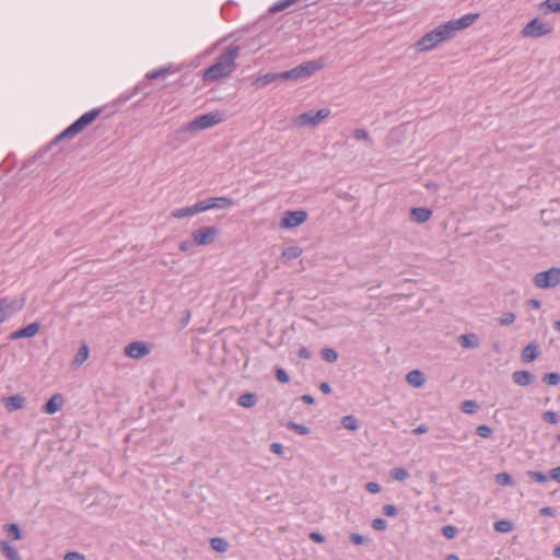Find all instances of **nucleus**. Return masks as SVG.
Instances as JSON below:
<instances>
[{
    "instance_id": "nucleus-23",
    "label": "nucleus",
    "mask_w": 560,
    "mask_h": 560,
    "mask_svg": "<svg viewBox=\"0 0 560 560\" xmlns=\"http://www.w3.org/2000/svg\"><path fill=\"white\" fill-rule=\"evenodd\" d=\"M0 549L1 552L9 559V560H21V557L18 552V550L10 546L7 541L2 540L0 541Z\"/></svg>"
},
{
    "instance_id": "nucleus-14",
    "label": "nucleus",
    "mask_w": 560,
    "mask_h": 560,
    "mask_svg": "<svg viewBox=\"0 0 560 560\" xmlns=\"http://www.w3.org/2000/svg\"><path fill=\"white\" fill-rule=\"evenodd\" d=\"M2 402L9 412H13L24 408L26 399L22 395H13L10 397H3Z\"/></svg>"
},
{
    "instance_id": "nucleus-10",
    "label": "nucleus",
    "mask_w": 560,
    "mask_h": 560,
    "mask_svg": "<svg viewBox=\"0 0 560 560\" xmlns=\"http://www.w3.org/2000/svg\"><path fill=\"white\" fill-rule=\"evenodd\" d=\"M24 306L23 301L20 300H0V324L11 318L14 314L20 312Z\"/></svg>"
},
{
    "instance_id": "nucleus-5",
    "label": "nucleus",
    "mask_w": 560,
    "mask_h": 560,
    "mask_svg": "<svg viewBox=\"0 0 560 560\" xmlns=\"http://www.w3.org/2000/svg\"><path fill=\"white\" fill-rule=\"evenodd\" d=\"M223 121V115L219 112H211L205 115L197 116L186 127V131H200L211 128Z\"/></svg>"
},
{
    "instance_id": "nucleus-49",
    "label": "nucleus",
    "mask_w": 560,
    "mask_h": 560,
    "mask_svg": "<svg viewBox=\"0 0 560 560\" xmlns=\"http://www.w3.org/2000/svg\"><path fill=\"white\" fill-rule=\"evenodd\" d=\"M383 513L386 515V516H396L397 515V508L393 504H385L383 506Z\"/></svg>"
},
{
    "instance_id": "nucleus-33",
    "label": "nucleus",
    "mask_w": 560,
    "mask_h": 560,
    "mask_svg": "<svg viewBox=\"0 0 560 560\" xmlns=\"http://www.w3.org/2000/svg\"><path fill=\"white\" fill-rule=\"evenodd\" d=\"M194 207H195L196 214L207 211V210H210V209H213L211 198L200 200L197 203H195Z\"/></svg>"
},
{
    "instance_id": "nucleus-15",
    "label": "nucleus",
    "mask_w": 560,
    "mask_h": 560,
    "mask_svg": "<svg viewBox=\"0 0 560 560\" xmlns=\"http://www.w3.org/2000/svg\"><path fill=\"white\" fill-rule=\"evenodd\" d=\"M63 398L60 394L54 395L43 407V411L48 415H54L62 407Z\"/></svg>"
},
{
    "instance_id": "nucleus-34",
    "label": "nucleus",
    "mask_w": 560,
    "mask_h": 560,
    "mask_svg": "<svg viewBox=\"0 0 560 560\" xmlns=\"http://www.w3.org/2000/svg\"><path fill=\"white\" fill-rule=\"evenodd\" d=\"M171 70V67H162L158 70L150 71L145 74V78L148 80H154L159 78H163L166 73H168Z\"/></svg>"
},
{
    "instance_id": "nucleus-27",
    "label": "nucleus",
    "mask_w": 560,
    "mask_h": 560,
    "mask_svg": "<svg viewBox=\"0 0 560 560\" xmlns=\"http://www.w3.org/2000/svg\"><path fill=\"white\" fill-rule=\"evenodd\" d=\"M210 546L218 552H225L229 549V542L222 537H213L210 539Z\"/></svg>"
},
{
    "instance_id": "nucleus-16",
    "label": "nucleus",
    "mask_w": 560,
    "mask_h": 560,
    "mask_svg": "<svg viewBox=\"0 0 560 560\" xmlns=\"http://www.w3.org/2000/svg\"><path fill=\"white\" fill-rule=\"evenodd\" d=\"M406 381L410 386L415 388H420L424 385L425 377L421 371L412 370L406 375Z\"/></svg>"
},
{
    "instance_id": "nucleus-13",
    "label": "nucleus",
    "mask_w": 560,
    "mask_h": 560,
    "mask_svg": "<svg viewBox=\"0 0 560 560\" xmlns=\"http://www.w3.org/2000/svg\"><path fill=\"white\" fill-rule=\"evenodd\" d=\"M40 328V325L39 323H32L21 329H18L15 331H13L11 335H10V339L11 340H16V339H20V338H31V337H34L38 330Z\"/></svg>"
},
{
    "instance_id": "nucleus-42",
    "label": "nucleus",
    "mask_w": 560,
    "mask_h": 560,
    "mask_svg": "<svg viewBox=\"0 0 560 560\" xmlns=\"http://www.w3.org/2000/svg\"><path fill=\"white\" fill-rule=\"evenodd\" d=\"M288 428L294 430L296 433L301 434V435H305L310 432V429L303 424H299V423H294V422H290L288 424Z\"/></svg>"
},
{
    "instance_id": "nucleus-38",
    "label": "nucleus",
    "mask_w": 560,
    "mask_h": 560,
    "mask_svg": "<svg viewBox=\"0 0 560 560\" xmlns=\"http://www.w3.org/2000/svg\"><path fill=\"white\" fill-rule=\"evenodd\" d=\"M462 411H464L465 413H475L478 409V406L477 404L474 401V400H465L462 402V407H460Z\"/></svg>"
},
{
    "instance_id": "nucleus-60",
    "label": "nucleus",
    "mask_w": 560,
    "mask_h": 560,
    "mask_svg": "<svg viewBox=\"0 0 560 560\" xmlns=\"http://www.w3.org/2000/svg\"><path fill=\"white\" fill-rule=\"evenodd\" d=\"M527 303H528L529 306H532L535 310H539L540 306H541V303L538 300H536V299H530V300H528Z\"/></svg>"
},
{
    "instance_id": "nucleus-35",
    "label": "nucleus",
    "mask_w": 560,
    "mask_h": 560,
    "mask_svg": "<svg viewBox=\"0 0 560 560\" xmlns=\"http://www.w3.org/2000/svg\"><path fill=\"white\" fill-rule=\"evenodd\" d=\"M495 482L500 486L513 485L512 476L508 472H500L495 475Z\"/></svg>"
},
{
    "instance_id": "nucleus-11",
    "label": "nucleus",
    "mask_w": 560,
    "mask_h": 560,
    "mask_svg": "<svg viewBox=\"0 0 560 560\" xmlns=\"http://www.w3.org/2000/svg\"><path fill=\"white\" fill-rule=\"evenodd\" d=\"M218 229L214 226H203L191 233L194 244L201 246L211 244L218 235Z\"/></svg>"
},
{
    "instance_id": "nucleus-46",
    "label": "nucleus",
    "mask_w": 560,
    "mask_h": 560,
    "mask_svg": "<svg viewBox=\"0 0 560 560\" xmlns=\"http://www.w3.org/2000/svg\"><path fill=\"white\" fill-rule=\"evenodd\" d=\"M276 378L280 383H284V384L290 381V377H289L288 373L283 369H281V368L276 370Z\"/></svg>"
},
{
    "instance_id": "nucleus-57",
    "label": "nucleus",
    "mask_w": 560,
    "mask_h": 560,
    "mask_svg": "<svg viewBox=\"0 0 560 560\" xmlns=\"http://www.w3.org/2000/svg\"><path fill=\"white\" fill-rule=\"evenodd\" d=\"M319 389L324 393V394H330L331 393V387L328 383L326 382H323L320 385H319Z\"/></svg>"
},
{
    "instance_id": "nucleus-32",
    "label": "nucleus",
    "mask_w": 560,
    "mask_h": 560,
    "mask_svg": "<svg viewBox=\"0 0 560 560\" xmlns=\"http://www.w3.org/2000/svg\"><path fill=\"white\" fill-rule=\"evenodd\" d=\"M390 476L395 480L404 481L409 477V472L405 468L395 467L390 470Z\"/></svg>"
},
{
    "instance_id": "nucleus-8",
    "label": "nucleus",
    "mask_w": 560,
    "mask_h": 560,
    "mask_svg": "<svg viewBox=\"0 0 560 560\" xmlns=\"http://www.w3.org/2000/svg\"><path fill=\"white\" fill-rule=\"evenodd\" d=\"M551 31L552 27L550 25L536 18L525 25L522 30V35L523 37L538 38L551 33Z\"/></svg>"
},
{
    "instance_id": "nucleus-2",
    "label": "nucleus",
    "mask_w": 560,
    "mask_h": 560,
    "mask_svg": "<svg viewBox=\"0 0 560 560\" xmlns=\"http://www.w3.org/2000/svg\"><path fill=\"white\" fill-rule=\"evenodd\" d=\"M240 54V46L230 45L217 58L215 62L203 72V80L215 82L228 78L236 67V59Z\"/></svg>"
},
{
    "instance_id": "nucleus-61",
    "label": "nucleus",
    "mask_w": 560,
    "mask_h": 560,
    "mask_svg": "<svg viewBox=\"0 0 560 560\" xmlns=\"http://www.w3.org/2000/svg\"><path fill=\"white\" fill-rule=\"evenodd\" d=\"M190 246H191V243L189 241H183L179 244V249L182 252H186V250H188L190 248Z\"/></svg>"
},
{
    "instance_id": "nucleus-22",
    "label": "nucleus",
    "mask_w": 560,
    "mask_h": 560,
    "mask_svg": "<svg viewBox=\"0 0 560 560\" xmlns=\"http://www.w3.org/2000/svg\"><path fill=\"white\" fill-rule=\"evenodd\" d=\"M89 347L83 343L72 360V365L75 368L81 366L89 358Z\"/></svg>"
},
{
    "instance_id": "nucleus-53",
    "label": "nucleus",
    "mask_w": 560,
    "mask_h": 560,
    "mask_svg": "<svg viewBox=\"0 0 560 560\" xmlns=\"http://www.w3.org/2000/svg\"><path fill=\"white\" fill-rule=\"evenodd\" d=\"M549 478L560 483V466L549 471Z\"/></svg>"
},
{
    "instance_id": "nucleus-39",
    "label": "nucleus",
    "mask_w": 560,
    "mask_h": 560,
    "mask_svg": "<svg viewBox=\"0 0 560 560\" xmlns=\"http://www.w3.org/2000/svg\"><path fill=\"white\" fill-rule=\"evenodd\" d=\"M322 358L331 363L338 359V354L334 349L326 348L322 351Z\"/></svg>"
},
{
    "instance_id": "nucleus-40",
    "label": "nucleus",
    "mask_w": 560,
    "mask_h": 560,
    "mask_svg": "<svg viewBox=\"0 0 560 560\" xmlns=\"http://www.w3.org/2000/svg\"><path fill=\"white\" fill-rule=\"evenodd\" d=\"M476 433L481 438L488 439L492 434V429L487 424H481L477 427Z\"/></svg>"
},
{
    "instance_id": "nucleus-24",
    "label": "nucleus",
    "mask_w": 560,
    "mask_h": 560,
    "mask_svg": "<svg viewBox=\"0 0 560 560\" xmlns=\"http://www.w3.org/2000/svg\"><path fill=\"white\" fill-rule=\"evenodd\" d=\"M302 248L299 246H290L283 249L281 256L285 261H291L299 258L302 255Z\"/></svg>"
},
{
    "instance_id": "nucleus-26",
    "label": "nucleus",
    "mask_w": 560,
    "mask_h": 560,
    "mask_svg": "<svg viewBox=\"0 0 560 560\" xmlns=\"http://www.w3.org/2000/svg\"><path fill=\"white\" fill-rule=\"evenodd\" d=\"M213 209H229L234 206V201L228 197L211 198Z\"/></svg>"
},
{
    "instance_id": "nucleus-17",
    "label": "nucleus",
    "mask_w": 560,
    "mask_h": 560,
    "mask_svg": "<svg viewBox=\"0 0 560 560\" xmlns=\"http://www.w3.org/2000/svg\"><path fill=\"white\" fill-rule=\"evenodd\" d=\"M432 215V211L428 208H412L410 211V217L415 222L424 223Z\"/></svg>"
},
{
    "instance_id": "nucleus-45",
    "label": "nucleus",
    "mask_w": 560,
    "mask_h": 560,
    "mask_svg": "<svg viewBox=\"0 0 560 560\" xmlns=\"http://www.w3.org/2000/svg\"><path fill=\"white\" fill-rule=\"evenodd\" d=\"M542 419L551 424H556L559 421V416L553 411H545Z\"/></svg>"
},
{
    "instance_id": "nucleus-28",
    "label": "nucleus",
    "mask_w": 560,
    "mask_h": 560,
    "mask_svg": "<svg viewBox=\"0 0 560 560\" xmlns=\"http://www.w3.org/2000/svg\"><path fill=\"white\" fill-rule=\"evenodd\" d=\"M256 401H257V397L255 394H252V393L243 394L237 399L238 405L244 408H250V407L255 406Z\"/></svg>"
},
{
    "instance_id": "nucleus-1",
    "label": "nucleus",
    "mask_w": 560,
    "mask_h": 560,
    "mask_svg": "<svg viewBox=\"0 0 560 560\" xmlns=\"http://www.w3.org/2000/svg\"><path fill=\"white\" fill-rule=\"evenodd\" d=\"M479 18L478 13H468L457 20H451L445 24L438 26L431 32L424 34L416 44L418 52L430 51L439 44L455 37L456 33L463 31L475 23Z\"/></svg>"
},
{
    "instance_id": "nucleus-12",
    "label": "nucleus",
    "mask_w": 560,
    "mask_h": 560,
    "mask_svg": "<svg viewBox=\"0 0 560 560\" xmlns=\"http://www.w3.org/2000/svg\"><path fill=\"white\" fill-rule=\"evenodd\" d=\"M124 353L128 358L139 360L147 357L150 353V348L144 342L133 341L125 347Z\"/></svg>"
},
{
    "instance_id": "nucleus-43",
    "label": "nucleus",
    "mask_w": 560,
    "mask_h": 560,
    "mask_svg": "<svg viewBox=\"0 0 560 560\" xmlns=\"http://www.w3.org/2000/svg\"><path fill=\"white\" fill-rule=\"evenodd\" d=\"M514 320H515V314H514V313H511V312H509V313H504V314L500 317V319H499V322H500V324H501L502 326L511 325V324H513V323H514Z\"/></svg>"
},
{
    "instance_id": "nucleus-64",
    "label": "nucleus",
    "mask_w": 560,
    "mask_h": 560,
    "mask_svg": "<svg viewBox=\"0 0 560 560\" xmlns=\"http://www.w3.org/2000/svg\"><path fill=\"white\" fill-rule=\"evenodd\" d=\"M445 560H459V558H458L456 555L452 553V555H448V556L445 558Z\"/></svg>"
},
{
    "instance_id": "nucleus-3",
    "label": "nucleus",
    "mask_w": 560,
    "mask_h": 560,
    "mask_svg": "<svg viewBox=\"0 0 560 560\" xmlns=\"http://www.w3.org/2000/svg\"><path fill=\"white\" fill-rule=\"evenodd\" d=\"M101 114L100 108L92 109L85 114H83L80 118H78L73 124H71L68 128H66L56 139L55 142L62 141L65 139H70L79 135L85 127L92 124Z\"/></svg>"
},
{
    "instance_id": "nucleus-25",
    "label": "nucleus",
    "mask_w": 560,
    "mask_h": 560,
    "mask_svg": "<svg viewBox=\"0 0 560 560\" xmlns=\"http://www.w3.org/2000/svg\"><path fill=\"white\" fill-rule=\"evenodd\" d=\"M544 13H560V0H546L539 4Z\"/></svg>"
},
{
    "instance_id": "nucleus-41",
    "label": "nucleus",
    "mask_w": 560,
    "mask_h": 560,
    "mask_svg": "<svg viewBox=\"0 0 560 560\" xmlns=\"http://www.w3.org/2000/svg\"><path fill=\"white\" fill-rule=\"evenodd\" d=\"M527 475L536 482L544 483L548 480L549 476H546L541 471H528Z\"/></svg>"
},
{
    "instance_id": "nucleus-20",
    "label": "nucleus",
    "mask_w": 560,
    "mask_h": 560,
    "mask_svg": "<svg viewBox=\"0 0 560 560\" xmlns=\"http://www.w3.org/2000/svg\"><path fill=\"white\" fill-rule=\"evenodd\" d=\"M512 380L515 384L520 386H527L533 382L534 377L527 371H515L512 374Z\"/></svg>"
},
{
    "instance_id": "nucleus-18",
    "label": "nucleus",
    "mask_w": 560,
    "mask_h": 560,
    "mask_svg": "<svg viewBox=\"0 0 560 560\" xmlns=\"http://www.w3.org/2000/svg\"><path fill=\"white\" fill-rule=\"evenodd\" d=\"M458 343L465 349H475L479 346V338L475 334L460 335Z\"/></svg>"
},
{
    "instance_id": "nucleus-44",
    "label": "nucleus",
    "mask_w": 560,
    "mask_h": 560,
    "mask_svg": "<svg viewBox=\"0 0 560 560\" xmlns=\"http://www.w3.org/2000/svg\"><path fill=\"white\" fill-rule=\"evenodd\" d=\"M442 534L446 538L453 539L457 535V529H456V527H454L452 525H446V526L442 527Z\"/></svg>"
},
{
    "instance_id": "nucleus-36",
    "label": "nucleus",
    "mask_w": 560,
    "mask_h": 560,
    "mask_svg": "<svg viewBox=\"0 0 560 560\" xmlns=\"http://www.w3.org/2000/svg\"><path fill=\"white\" fill-rule=\"evenodd\" d=\"M542 381L548 385L557 386L560 384V374L555 372L546 373L542 377Z\"/></svg>"
},
{
    "instance_id": "nucleus-9",
    "label": "nucleus",
    "mask_w": 560,
    "mask_h": 560,
    "mask_svg": "<svg viewBox=\"0 0 560 560\" xmlns=\"http://www.w3.org/2000/svg\"><path fill=\"white\" fill-rule=\"evenodd\" d=\"M307 219V212L304 210L285 211L280 221L281 229H293L303 224Z\"/></svg>"
},
{
    "instance_id": "nucleus-21",
    "label": "nucleus",
    "mask_w": 560,
    "mask_h": 560,
    "mask_svg": "<svg viewBox=\"0 0 560 560\" xmlns=\"http://www.w3.org/2000/svg\"><path fill=\"white\" fill-rule=\"evenodd\" d=\"M278 79H281L279 73H266L264 75H259L258 78H256L255 81L253 82V85H255L256 88H265Z\"/></svg>"
},
{
    "instance_id": "nucleus-52",
    "label": "nucleus",
    "mask_w": 560,
    "mask_h": 560,
    "mask_svg": "<svg viewBox=\"0 0 560 560\" xmlns=\"http://www.w3.org/2000/svg\"><path fill=\"white\" fill-rule=\"evenodd\" d=\"M353 136L357 140H369V133L364 129H355Z\"/></svg>"
},
{
    "instance_id": "nucleus-30",
    "label": "nucleus",
    "mask_w": 560,
    "mask_h": 560,
    "mask_svg": "<svg viewBox=\"0 0 560 560\" xmlns=\"http://www.w3.org/2000/svg\"><path fill=\"white\" fill-rule=\"evenodd\" d=\"M494 529L499 533H510L513 529V524L511 521L501 520L494 523Z\"/></svg>"
},
{
    "instance_id": "nucleus-29",
    "label": "nucleus",
    "mask_w": 560,
    "mask_h": 560,
    "mask_svg": "<svg viewBox=\"0 0 560 560\" xmlns=\"http://www.w3.org/2000/svg\"><path fill=\"white\" fill-rule=\"evenodd\" d=\"M194 214H196L194 206L176 209V210L172 211V213H171V215L176 219H183L186 217H191Z\"/></svg>"
},
{
    "instance_id": "nucleus-63",
    "label": "nucleus",
    "mask_w": 560,
    "mask_h": 560,
    "mask_svg": "<svg viewBox=\"0 0 560 560\" xmlns=\"http://www.w3.org/2000/svg\"><path fill=\"white\" fill-rule=\"evenodd\" d=\"M553 556L560 558V546H556L553 549Z\"/></svg>"
},
{
    "instance_id": "nucleus-58",
    "label": "nucleus",
    "mask_w": 560,
    "mask_h": 560,
    "mask_svg": "<svg viewBox=\"0 0 560 560\" xmlns=\"http://www.w3.org/2000/svg\"><path fill=\"white\" fill-rule=\"evenodd\" d=\"M298 354H299L300 358H303V359L311 358L310 351L306 348H304V347L299 350Z\"/></svg>"
},
{
    "instance_id": "nucleus-31",
    "label": "nucleus",
    "mask_w": 560,
    "mask_h": 560,
    "mask_svg": "<svg viewBox=\"0 0 560 560\" xmlns=\"http://www.w3.org/2000/svg\"><path fill=\"white\" fill-rule=\"evenodd\" d=\"M341 423L346 429L351 431H355L359 428L358 420L353 416H343Z\"/></svg>"
},
{
    "instance_id": "nucleus-47",
    "label": "nucleus",
    "mask_w": 560,
    "mask_h": 560,
    "mask_svg": "<svg viewBox=\"0 0 560 560\" xmlns=\"http://www.w3.org/2000/svg\"><path fill=\"white\" fill-rule=\"evenodd\" d=\"M350 540L351 542H353L354 545H363V544H366L369 541L368 538H365L364 536L360 535V534H357V533H352L350 535Z\"/></svg>"
},
{
    "instance_id": "nucleus-48",
    "label": "nucleus",
    "mask_w": 560,
    "mask_h": 560,
    "mask_svg": "<svg viewBox=\"0 0 560 560\" xmlns=\"http://www.w3.org/2000/svg\"><path fill=\"white\" fill-rule=\"evenodd\" d=\"M63 560H85V557L78 551H69L65 555Z\"/></svg>"
},
{
    "instance_id": "nucleus-54",
    "label": "nucleus",
    "mask_w": 560,
    "mask_h": 560,
    "mask_svg": "<svg viewBox=\"0 0 560 560\" xmlns=\"http://www.w3.org/2000/svg\"><path fill=\"white\" fill-rule=\"evenodd\" d=\"M270 451L275 454L281 455L283 453V446L280 443H272Z\"/></svg>"
},
{
    "instance_id": "nucleus-4",
    "label": "nucleus",
    "mask_w": 560,
    "mask_h": 560,
    "mask_svg": "<svg viewBox=\"0 0 560 560\" xmlns=\"http://www.w3.org/2000/svg\"><path fill=\"white\" fill-rule=\"evenodd\" d=\"M324 67V63L319 60H312L304 62L295 68H292L288 71L279 72V75L283 80H301L306 79L313 75L316 71L320 70Z\"/></svg>"
},
{
    "instance_id": "nucleus-62",
    "label": "nucleus",
    "mask_w": 560,
    "mask_h": 560,
    "mask_svg": "<svg viewBox=\"0 0 560 560\" xmlns=\"http://www.w3.org/2000/svg\"><path fill=\"white\" fill-rule=\"evenodd\" d=\"M301 399H302V401H304L307 405H313L314 404V398L311 395H303L301 397Z\"/></svg>"
},
{
    "instance_id": "nucleus-59",
    "label": "nucleus",
    "mask_w": 560,
    "mask_h": 560,
    "mask_svg": "<svg viewBox=\"0 0 560 560\" xmlns=\"http://www.w3.org/2000/svg\"><path fill=\"white\" fill-rule=\"evenodd\" d=\"M428 427L424 425V424H421L419 427H417L416 429H413V433L415 434H423V433H427L428 432Z\"/></svg>"
},
{
    "instance_id": "nucleus-6",
    "label": "nucleus",
    "mask_w": 560,
    "mask_h": 560,
    "mask_svg": "<svg viewBox=\"0 0 560 560\" xmlns=\"http://www.w3.org/2000/svg\"><path fill=\"white\" fill-rule=\"evenodd\" d=\"M533 283L538 289H553L560 284V268L551 267L548 270L537 272L533 278Z\"/></svg>"
},
{
    "instance_id": "nucleus-37",
    "label": "nucleus",
    "mask_w": 560,
    "mask_h": 560,
    "mask_svg": "<svg viewBox=\"0 0 560 560\" xmlns=\"http://www.w3.org/2000/svg\"><path fill=\"white\" fill-rule=\"evenodd\" d=\"M5 529L8 535L13 539L18 540L22 538L21 530L16 524H7Z\"/></svg>"
},
{
    "instance_id": "nucleus-51",
    "label": "nucleus",
    "mask_w": 560,
    "mask_h": 560,
    "mask_svg": "<svg viewBox=\"0 0 560 560\" xmlns=\"http://www.w3.org/2000/svg\"><path fill=\"white\" fill-rule=\"evenodd\" d=\"M365 489L371 493H378L381 486L377 482L371 481L365 485Z\"/></svg>"
},
{
    "instance_id": "nucleus-55",
    "label": "nucleus",
    "mask_w": 560,
    "mask_h": 560,
    "mask_svg": "<svg viewBox=\"0 0 560 560\" xmlns=\"http://www.w3.org/2000/svg\"><path fill=\"white\" fill-rule=\"evenodd\" d=\"M539 512L544 516H553L555 515V510L550 506H545V508L540 509Z\"/></svg>"
},
{
    "instance_id": "nucleus-7",
    "label": "nucleus",
    "mask_w": 560,
    "mask_h": 560,
    "mask_svg": "<svg viewBox=\"0 0 560 560\" xmlns=\"http://www.w3.org/2000/svg\"><path fill=\"white\" fill-rule=\"evenodd\" d=\"M330 115L329 108H322L317 112H305L299 115L293 120V126L298 128L312 126L316 127L319 125L325 118H327Z\"/></svg>"
},
{
    "instance_id": "nucleus-56",
    "label": "nucleus",
    "mask_w": 560,
    "mask_h": 560,
    "mask_svg": "<svg viewBox=\"0 0 560 560\" xmlns=\"http://www.w3.org/2000/svg\"><path fill=\"white\" fill-rule=\"evenodd\" d=\"M311 539L316 542H323L325 540L324 536L318 533H312L310 535Z\"/></svg>"
},
{
    "instance_id": "nucleus-50",
    "label": "nucleus",
    "mask_w": 560,
    "mask_h": 560,
    "mask_svg": "<svg viewBox=\"0 0 560 560\" xmlns=\"http://www.w3.org/2000/svg\"><path fill=\"white\" fill-rule=\"evenodd\" d=\"M372 526L375 530H384L387 526V523L383 518H375L372 522Z\"/></svg>"
},
{
    "instance_id": "nucleus-19",
    "label": "nucleus",
    "mask_w": 560,
    "mask_h": 560,
    "mask_svg": "<svg viewBox=\"0 0 560 560\" xmlns=\"http://www.w3.org/2000/svg\"><path fill=\"white\" fill-rule=\"evenodd\" d=\"M539 355L538 346L534 342L528 343L522 351V361L532 362Z\"/></svg>"
}]
</instances>
